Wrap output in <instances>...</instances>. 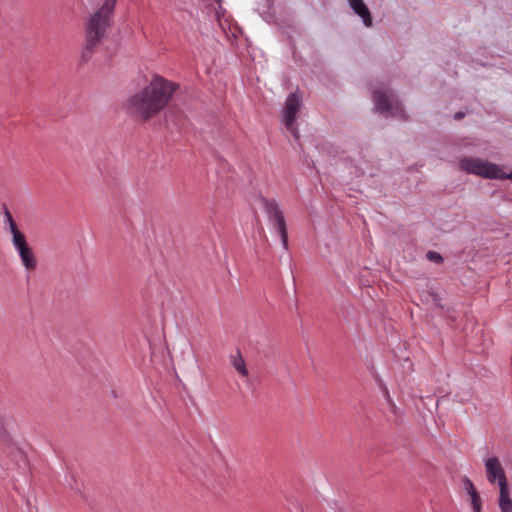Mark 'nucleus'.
Instances as JSON below:
<instances>
[{
	"label": "nucleus",
	"mask_w": 512,
	"mask_h": 512,
	"mask_svg": "<svg viewBox=\"0 0 512 512\" xmlns=\"http://www.w3.org/2000/svg\"><path fill=\"white\" fill-rule=\"evenodd\" d=\"M177 88V84L156 74L144 89L129 98L128 107L147 121L167 106Z\"/></svg>",
	"instance_id": "obj_1"
},
{
	"label": "nucleus",
	"mask_w": 512,
	"mask_h": 512,
	"mask_svg": "<svg viewBox=\"0 0 512 512\" xmlns=\"http://www.w3.org/2000/svg\"><path fill=\"white\" fill-rule=\"evenodd\" d=\"M117 0H105L103 5L89 18L86 26L85 52H93L106 35Z\"/></svg>",
	"instance_id": "obj_2"
},
{
	"label": "nucleus",
	"mask_w": 512,
	"mask_h": 512,
	"mask_svg": "<svg viewBox=\"0 0 512 512\" xmlns=\"http://www.w3.org/2000/svg\"><path fill=\"white\" fill-rule=\"evenodd\" d=\"M459 167L467 174L477 175L485 179H499L503 177L502 168L494 163L478 157H463Z\"/></svg>",
	"instance_id": "obj_3"
},
{
	"label": "nucleus",
	"mask_w": 512,
	"mask_h": 512,
	"mask_svg": "<svg viewBox=\"0 0 512 512\" xmlns=\"http://www.w3.org/2000/svg\"><path fill=\"white\" fill-rule=\"evenodd\" d=\"M373 98L378 111L393 117L405 118L404 109L396 96L389 89L377 88L373 91Z\"/></svg>",
	"instance_id": "obj_4"
},
{
	"label": "nucleus",
	"mask_w": 512,
	"mask_h": 512,
	"mask_svg": "<svg viewBox=\"0 0 512 512\" xmlns=\"http://www.w3.org/2000/svg\"><path fill=\"white\" fill-rule=\"evenodd\" d=\"M264 210L274 231L280 237L283 248L288 250V232L283 211L274 200H265Z\"/></svg>",
	"instance_id": "obj_5"
},
{
	"label": "nucleus",
	"mask_w": 512,
	"mask_h": 512,
	"mask_svg": "<svg viewBox=\"0 0 512 512\" xmlns=\"http://www.w3.org/2000/svg\"><path fill=\"white\" fill-rule=\"evenodd\" d=\"M4 228L11 234L12 245L17 251L18 255L31 249L25 234L20 231L16 221L8 209H5L4 211Z\"/></svg>",
	"instance_id": "obj_6"
},
{
	"label": "nucleus",
	"mask_w": 512,
	"mask_h": 512,
	"mask_svg": "<svg viewBox=\"0 0 512 512\" xmlns=\"http://www.w3.org/2000/svg\"><path fill=\"white\" fill-rule=\"evenodd\" d=\"M301 96L298 93H291L285 102L284 107V125L285 128L292 133L295 137H298V130L294 125L296 115L301 107Z\"/></svg>",
	"instance_id": "obj_7"
},
{
	"label": "nucleus",
	"mask_w": 512,
	"mask_h": 512,
	"mask_svg": "<svg viewBox=\"0 0 512 512\" xmlns=\"http://www.w3.org/2000/svg\"><path fill=\"white\" fill-rule=\"evenodd\" d=\"M485 467L489 482L494 483L498 481L500 491L508 489L505 472L498 458H488L485 461Z\"/></svg>",
	"instance_id": "obj_8"
},
{
	"label": "nucleus",
	"mask_w": 512,
	"mask_h": 512,
	"mask_svg": "<svg viewBox=\"0 0 512 512\" xmlns=\"http://www.w3.org/2000/svg\"><path fill=\"white\" fill-rule=\"evenodd\" d=\"M349 4L352 10L362 18L364 25L370 27L372 25V16L363 0H349Z\"/></svg>",
	"instance_id": "obj_9"
},
{
	"label": "nucleus",
	"mask_w": 512,
	"mask_h": 512,
	"mask_svg": "<svg viewBox=\"0 0 512 512\" xmlns=\"http://www.w3.org/2000/svg\"><path fill=\"white\" fill-rule=\"evenodd\" d=\"M19 258L21 260L22 265L24 266L25 270L28 272H32L36 270L37 268V258L32 250L29 249L28 251L21 253L19 255Z\"/></svg>",
	"instance_id": "obj_10"
},
{
	"label": "nucleus",
	"mask_w": 512,
	"mask_h": 512,
	"mask_svg": "<svg viewBox=\"0 0 512 512\" xmlns=\"http://www.w3.org/2000/svg\"><path fill=\"white\" fill-rule=\"evenodd\" d=\"M230 362L239 375L242 377H247L249 375L245 361L239 351H237L236 354L231 355Z\"/></svg>",
	"instance_id": "obj_11"
},
{
	"label": "nucleus",
	"mask_w": 512,
	"mask_h": 512,
	"mask_svg": "<svg viewBox=\"0 0 512 512\" xmlns=\"http://www.w3.org/2000/svg\"><path fill=\"white\" fill-rule=\"evenodd\" d=\"M499 506L501 512H512V499L509 497V490L500 491Z\"/></svg>",
	"instance_id": "obj_12"
},
{
	"label": "nucleus",
	"mask_w": 512,
	"mask_h": 512,
	"mask_svg": "<svg viewBox=\"0 0 512 512\" xmlns=\"http://www.w3.org/2000/svg\"><path fill=\"white\" fill-rule=\"evenodd\" d=\"M471 505L474 512H481L482 501L478 492H474L470 495Z\"/></svg>",
	"instance_id": "obj_13"
},
{
	"label": "nucleus",
	"mask_w": 512,
	"mask_h": 512,
	"mask_svg": "<svg viewBox=\"0 0 512 512\" xmlns=\"http://www.w3.org/2000/svg\"><path fill=\"white\" fill-rule=\"evenodd\" d=\"M428 297L431 298V300L435 303V305L441 306L440 305V297L435 291L429 290V291H427V295H421L422 301H428Z\"/></svg>",
	"instance_id": "obj_14"
},
{
	"label": "nucleus",
	"mask_w": 512,
	"mask_h": 512,
	"mask_svg": "<svg viewBox=\"0 0 512 512\" xmlns=\"http://www.w3.org/2000/svg\"><path fill=\"white\" fill-rule=\"evenodd\" d=\"M463 484H464V489L465 491L467 492V494L470 496L471 494H473L474 492H478L473 484V482L468 478V477H464L463 478Z\"/></svg>",
	"instance_id": "obj_15"
},
{
	"label": "nucleus",
	"mask_w": 512,
	"mask_h": 512,
	"mask_svg": "<svg viewBox=\"0 0 512 512\" xmlns=\"http://www.w3.org/2000/svg\"><path fill=\"white\" fill-rule=\"evenodd\" d=\"M426 257L429 261L440 264L443 262V257L436 251H428Z\"/></svg>",
	"instance_id": "obj_16"
},
{
	"label": "nucleus",
	"mask_w": 512,
	"mask_h": 512,
	"mask_svg": "<svg viewBox=\"0 0 512 512\" xmlns=\"http://www.w3.org/2000/svg\"><path fill=\"white\" fill-rule=\"evenodd\" d=\"M502 175L503 177H500L499 179L503 180V179H510L512 180V171L510 173H505L503 170H502Z\"/></svg>",
	"instance_id": "obj_17"
},
{
	"label": "nucleus",
	"mask_w": 512,
	"mask_h": 512,
	"mask_svg": "<svg viewBox=\"0 0 512 512\" xmlns=\"http://www.w3.org/2000/svg\"><path fill=\"white\" fill-rule=\"evenodd\" d=\"M464 117V114L462 112H457L454 116L455 119L459 120Z\"/></svg>",
	"instance_id": "obj_18"
}]
</instances>
